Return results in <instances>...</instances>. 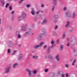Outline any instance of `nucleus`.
I'll use <instances>...</instances> for the list:
<instances>
[{
	"instance_id": "1",
	"label": "nucleus",
	"mask_w": 77,
	"mask_h": 77,
	"mask_svg": "<svg viewBox=\"0 0 77 77\" xmlns=\"http://www.w3.org/2000/svg\"><path fill=\"white\" fill-rule=\"evenodd\" d=\"M26 71L28 72L29 76L30 77H34V75L32 74L31 70L29 69H26Z\"/></svg>"
},
{
	"instance_id": "2",
	"label": "nucleus",
	"mask_w": 77,
	"mask_h": 77,
	"mask_svg": "<svg viewBox=\"0 0 77 77\" xmlns=\"http://www.w3.org/2000/svg\"><path fill=\"white\" fill-rule=\"evenodd\" d=\"M10 71V66L9 65L5 68V73H8Z\"/></svg>"
},
{
	"instance_id": "3",
	"label": "nucleus",
	"mask_w": 77,
	"mask_h": 77,
	"mask_svg": "<svg viewBox=\"0 0 77 77\" xmlns=\"http://www.w3.org/2000/svg\"><path fill=\"white\" fill-rule=\"evenodd\" d=\"M32 32V31H31V29H29V32H26L24 34V35H30L31 34Z\"/></svg>"
},
{
	"instance_id": "4",
	"label": "nucleus",
	"mask_w": 77,
	"mask_h": 77,
	"mask_svg": "<svg viewBox=\"0 0 77 77\" xmlns=\"http://www.w3.org/2000/svg\"><path fill=\"white\" fill-rule=\"evenodd\" d=\"M65 15L66 17L68 18H71L72 17L71 14L69 12L66 13Z\"/></svg>"
},
{
	"instance_id": "5",
	"label": "nucleus",
	"mask_w": 77,
	"mask_h": 77,
	"mask_svg": "<svg viewBox=\"0 0 77 77\" xmlns=\"http://www.w3.org/2000/svg\"><path fill=\"white\" fill-rule=\"evenodd\" d=\"M1 4L2 7H4L5 6V2L4 1V0H1Z\"/></svg>"
},
{
	"instance_id": "6",
	"label": "nucleus",
	"mask_w": 77,
	"mask_h": 77,
	"mask_svg": "<svg viewBox=\"0 0 77 77\" xmlns=\"http://www.w3.org/2000/svg\"><path fill=\"white\" fill-rule=\"evenodd\" d=\"M69 23H70L69 21H67L66 22V25L65 26L66 28H68L69 26Z\"/></svg>"
},
{
	"instance_id": "7",
	"label": "nucleus",
	"mask_w": 77,
	"mask_h": 77,
	"mask_svg": "<svg viewBox=\"0 0 77 77\" xmlns=\"http://www.w3.org/2000/svg\"><path fill=\"white\" fill-rule=\"evenodd\" d=\"M21 28L22 30L23 31H25L26 30V28L24 26H22L21 27Z\"/></svg>"
},
{
	"instance_id": "8",
	"label": "nucleus",
	"mask_w": 77,
	"mask_h": 77,
	"mask_svg": "<svg viewBox=\"0 0 77 77\" xmlns=\"http://www.w3.org/2000/svg\"><path fill=\"white\" fill-rule=\"evenodd\" d=\"M47 22H48L47 20H45L43 21V22L42 23V24H44L45 23H46Z\"/></svg>"
},
{
	"instance_id": "9",
	"label": "nucleus",
	"mask_w": 77,
	"mask_h": 77,
	"mask_svg": "<svg viewBox=\"0 0 77 77\" xmlns=\"http://www.w3.org/2000/svg\"><path fill=\"white\" fill-rule=\"evenodd\" d=\"M38 56H34L32 57V58L33 59H38Z\"/></svg>"
},
{
	"instance_id": "10",
	"label": "nucleus",
	"mask_w": 77,
	"mask_h": 77,
	"mask_svg": "<svg viewBox=\"0 0 77 77\" xmlns=\"http://www.w3.org/2000/svg\"><path fill=\"white\" fill-rule=\"evenodd\" d=\"M48 58L50 59H52L53 60H54V59L53 58V57L51 54H50L48 56Z\"/></svg>"
},
{
	"instance_id": "11",
	"label": "nucleus",
	"mask_w": 77,
	"mask_h": 77,
	"mask_svg": "<svg viewBox=\"0 0 77 77\" xmlns=\"http://www.w3.org/2000/svg\"><path fill=\"white\" fill-rule=\"evenodd\" d=\"M18 63H15L13 65V68H16V67L18 66Z\"/></svg>"
},
{
	"instance_id": "12",
	"label": "nucleus",
	"mask_w": 77,
	"mask_h": 77,
	"mask_svg": "<svg viewBox=\"0 0 77 77\" xmlns=\"http://www.w3.org/2000/svg\"><path fill=\"white\" fill-rule=\"evenodd\" d=\"M44 42H41L39 45L40 47H41V46H42L43 45V44H44Z\"/></svg>"
},
{
	"instance_id": "13",
	"label": "nucleus",
	"mask_w": 77,
	"mask_h": 77,
	"mask_svg": "<svg viewBox=\"0 0 77 77\" xmlns=\"http://www.w3.org/2000/svg\"><path fill=\"white\" fill-rule=\"evenodd\" d=\"M22 54H20L19 55V60H21V59H22Z\"/></svg>"
},
{
	"instance_id": "14",
	"label": "nucleus",
	"mask_w": 77,
	"mask_h": 77,
	"mask_svg": "<svg viewBox=\"0 0 77 77\" xmlns=\"http://www.w3.org/2000/svg\"><path fill=\"white\" fill-rule=\"evenodd\" d=\"M56 58L58 61L60 60V59L59 58V55H57L56 57Z\"/></svg>"
},
{
	"instance_id": "15",
	"label": "nucleus",
	"mask_w": 77,
	"mask_h": 77,
	"mask_svg": "<svg viewBox=\"0 0 77 77\" xmlns=\"http://www.w3.org/2000/svg\"><path fill=\"white\" fill-rule=\"evenodd\" d=\"M23 19V18L22 17H19L18 18V20L20 21H21Z\"/></svg>"
},
{
	"instance_id": "16",
	"label": "nucleus",
	"mask_w": 77,
	"mask_h": 77,
	"mask_svg": "<svg viewBox=\"0 0 77 77\" xmlns=\"http://www.w3.org/2000/svg\"><path fill=\"white\" fill-rule=\"evenodd\" d=\"M63 73V72L62 71H59L58 72V73L60 75H61L62 74V73Z\"/></svg>"
},
{
	"instance_id": "17",
	"label": "nucleus",
	"mask_w": 77,
	"mask_h": 77,
	"mask_svg": "<svg viewBox=\"0 0 77 77\" xmlns=\"http://www.w3.org/2000/svg\"><path fill=\"white\" fill-rule=\"evenodd\" d=\"M38 47H40L39 45H36L34 47V49L38 48Z\"/></svg>"
},
{
	"instance_id": "18",
	"label": "nucleus",
	"mask_w": 77,
	"mask_h": 77,
	"mask_svg": "<svg viewBox=\"0 0 77 77\" xmlns=\"http://www.w3.org/2000/svg\"><path fill=\"white\" fill-rule=\"evenodd\" d=\"M9 6V3H7L5 5L6 8H8Z\"/></svg>"
},
{
	"instance_id": "19",
	"label": "nucleus",
	"mask_w": 77,
	"mask_h": 77,
	"mask_svg": "<svg viewBox=\"0 0 77 77\" xmlns=\"http://www.w3.org/2000/svg\"><path fill=\"white\" fill-rule=\"evenodd\" d=\"M57 1H54L53 4L54 6H56L57 5Z\"/></svg>"
},
{
	"instance_id": "20",
	"label": "nucleus",
	"mask_w": 77,
	"mask_h": 77,
	"mask_svg": "<svg viewBox=\"0 0 77 77\" xmlns=\"http://www.w3.org/2000/svg\"><path fill=\"white\" fill-rule=\"evenodd\" d=\"M41 36H39L37 38L39 40H40L41 39Z\"/></svg>"
},
{
	"instance_id": "21",
	"label": "nucleus",
	"mask_w": 77,
	"mask_h": 77,
	"mask_svg": "<svg viewBox=\"0 0 77 77\" xmlns=\"http://www.w3.org/2000/svg\"><path fill=\"white\" fill-rule=\"evenodd\" d=\"M22 15L24 17H25L26 15V13H23L22 14Z\"/></svg>"
},
{
	"instance_id": "22",
	"label": "nucleus",
	"mask_w": 77,
	"mask_h": 77,
	"mask_svg": "<svg viewBox=\"0 0 77 77\" xmlns=\"http://www.w3.org/2000/svg\"><path fill=\"white\" fill-rule=\"evenodd\" d=\"M63 45H61L60 47V50H62L63 49Z\"/></svg>"
},
{
	"instance_id": "23",
	"label": "nucleus",
	"mask_w": 77,
	"mask_h": 77,
	"mask_svg": "<svg viewBox=\"0 0 77 77\" xmlns=\"http://www.w3.org/2000/svg\"><path fill=\"white\" fill-rule=\"evenodd\" d=\"M31 13L33 15H34L35 14V12L34 11H32Z\"/></svg>"
},
{
	"instance_id": "24",
	"label": "nucleus",
	"mask_w": 77,
	"mask_h": 77,
	"mask_svg": "<svg viewBox=\"0 0 77 77\" xmlns=\"http://www.w3.org/2000/svg\"><path fill=\"white\" fill-rule=\"evenodd\" d=\"M10 47H12V46H13V43L11 42H10Z\"/></svg>"
},
{
	"instance_id": "25",
	"label": "nucleus",
	"mask_w": 77,
	"mask_h": 77,
	"mask_svg": "<svg viewBox=\"0 0 77 77\" xmlns=\"http://www.w3.org/2000/svg\"><path fill=\"white\" fill-rule=\"evenodd\" d=\"M76 60H75L74 62H73V63H72V66H74L75 65V62H76Z\"/></svg>"
},
{
	"instance_id": "26",
	"label": "nucleus",
	"mask_w": 77,
	"mask_h": 77,
	"mask_svg": "<svg viewBox=\"0 0 77 77\" xmlns=\"http://www.w3.org/2000/svg\"><path fill=\"white\" fill-rule=\"evenodd\" d=\"M54 17L56 19H57L58 17V16L57 15H56Z\"/></svg>"
},
{
	"instance_id": "27",
	"label": "nucleus",
	"mask_w": 77,
	"mask_h": 77,
	"mask_svg": "<svg viewBox=\"0 0 77 77\" xmlns=\"http://www.w3.org/2000/svg\"><path fill=\"white\" fill-rule=\"evenodd\" d=\"M53 34H54V36H56L57 35V33H56V32H54L53 33Z\"/></svg>"
},
{
	"instance_id": "28",
	"label": "nucleus",
	"mask_w": 77,
	"mask_h": 77,
	"mask_svg": "<svg viewBox=\"0 0 77 77\" xmlns=\"http://www.w3.org/2000/svg\"><path fill=\"white\" fill-rule=\"evenodd\" d=\"M55 8V7L54 6H53V7L52 9V11H54V9Z\"/></svg>"
},
{
	"instance_id": "29",
	"label": "nucleus",
	"mask_w": 77,
	"mask_h": 77,
	"mask_svg": "<svg viewBox=\"0 0 77 77\" xmlns=\"http://www.w3.org/2000/svg\"><path fill=\"white\" fill-rule=\"evenodd\" d=\"M21 37V35H18L17 36V38H20Z\"/></svg>"
},
{
	"instance_id": "30",
	"label": "nucleus",
	"mask_w": 77,
	"mask_h": 77,
	"mask_svg": "<svg viewBox=\"0 0 77 77\" xmlns=\"http://www.w3.org/2000/svg\"><path fill=\"white\" fill-rule=\"evenodd\" d=\"M37 72V71L36 70H35L33 71V73L34 74H35Z\"/></svg>"
},
{
	"instance_id": "31",
	"label": "nucleus",
	"mask_w": 77,
	"mask_h": 77,
	"mask_svg": "<svg viewBox=\"0 0 77 77\" xmlns=\"http://www.w3.org/2000/svg\"><path fill=\"white\" fill-rule=\"evenodd\" d=\"M66 36V33H64L63 35V39H64V37L65 36Z\"/></svg>"
},
{
	"instance_id": "32",
	"label": "nucleus",
	"mask_w": 77,
	"mask_h": 77,
	"mask_svg": "<svg viewBox=\"0 0 77 77\" xmlns=\"http://www.w3.org/2000/svg\"><path fill=\"white\" fill-rule=\"evenodd\" d=\"M17 53V51H14L13 52V53L12 54V55H14L15 54V53Z\"/></svg>"
},
{
	"instance_id": "33",
	"label": "nucleus",
	"mask_w": 77,
	"mask_h": 77,
	"mask_svg": "<svg viewBox=\"0 0 77 77\" xmlns=\"http://www.w3.org/2000/svg\"><path fill=\"white\" fill-rule=\"evenodd\" d=\"M30 7V4H28L27 5H26V7L27 8H29Z\"/></svg>"
},
{
	"instance_id": "34",
	"label": "nucleus",
	"mask_w": 77,
	"mask_h": 77,
	"mask_svg": "<svg viewBox=\"0 0 77 77\" xmlns=\"http://www.w3.org/2000/svg\"><path fill=\"white\" fill-rule=\"evenodd\" d=\"M42 32H45V31H46V30H45V29L43 28V29H42Z\"/></svg>"
},
{
	"instance_id": "35",
	"label": "nucleus",
	"mask_w": 77,
	"mask_h": 77,
	"mask_svg": "<svg viewBox=\"0 0 77 77\" xmlns=\"http://www.w3.org/2000/svg\"><path fill=\"white\" fill-rule=\"evenodd\" d=\"M61 75V77H65V74H62Z\"/></svg>"
},
{
	"instance_id": "36",
	"label": "nucleus",
	"mask_w": 77,
	"mask_h": 77,
	"mask_svg": "<svg viewBox=\"0 0 77 77\" xmlns=\"http://www.w3.org/2000/svg\"><path fill=\"white\" fill-rule=\"evenodd\" d=\"M75 16V13H73L72 14V17H74Z\"/></svg>"
},
{
	"instance_id": "37",
	"label": "nucleus",
	"mask_w": 77,
	"mask_h": 77,
	"mask_svg": "<svg viewBox=\"0 0 77 77\" xmlns=\"http://www.w3.org/2000/svg\"><path fill=\"white\" fill-rule=\"evenodd\" d=\"M48 34V33L46 32H45L44 33V35H46Z\"/></svg>"
},
{
	"instance_id": "38",
	"label": "nucleus",
	"mask_w": 77,
	"mask_h": 77,
	"mask_svg": "<svg viewBox=\"0 0 77 77\" xmlns=\"http://www.w3.org/2000/svg\"><path fill=\"white\" fill-rule=\"evenodd\" d=\"M16 34L17 35H18L19 33H20V32L19 31H17V32H16Z\"/></svg>"
},
{
	"instance_id": "39",
	"label": "nucleus",
	"mask_w": 77,
	"mask_h": 77,
	"mask_svg": "<svg viewBox=\"0 0 77 77\" xmlns=\"http://www.w3.org/2000/svg\"><path fill=\"white\" fill-rule=\"evenodd\" d=\"M57 25H56V26H55V28H54V29H55V30H56V29H57Z\"/></svg>"
},
{
	"instance_id": "40",
	"label": "nucleus",
	"mask_w": 77,
	"mask_h": 77,
	"mask_svg": "<svg viewBox=\"0 0 77 77\" xmlns=\"http://www.w3.org/2000/svg\"><path fill=\"white\" fill-rule=\"evenodd\" d=\"M47 46L46 45H45L44 47H43V48L44 49L45 48H47Z\"/></svg>"
},
{
	"instance_id": "41",
	"label": "nucleus",
	"mask_w": 77,
	"mask_h": 77,
	"mask_svg": "<svg viewBox=\"0 0 77 77\" xmlns=\"http://www.w3.org/2000/svg\"><path fill=\"white\" fill-rule=\"evenodd\" d=\"M66 67L67 68H68L69 65L68 64H66Z\"/></svg>"
},
{
	"instance_id": "42",
	"label": "nucleus",
	"mask_w": 77,
	"mask_h": 77,
	"mask_svg": "<svg viewBox=\"0 0 77 77\" xmlns=\"http://www.w3.org/2000/svg\"><path fill=\"white\" fill-rule=\"evenodd\" d=\"M48 71V69H45V72H47Z\"/></svg>"
},
{
	"instance_id": "43",
	"label": "nucleus",
	"mask_w": 77,
	"mask_h": 77,
	"mask_svg": "<svg viewBox=\"0 0 77 77\" xmlns=\"http://www.w3.org/2000/svg\"><path fill=\"white\" fill-rule=\"evenodd\" d=\"M12 10V6H10V10Z\"/></svg>"
},
{
	"instance_id": "44",
	"label": "nucleus",
	"mask_w": 77,
	"mask_h": 77,
	"mask_svg": "<svg viewBox=\"0 0 77 77\" xmlns=\"http://www.w3.org/2000/svg\"><path fill=\"white\" fill-rule=\"evenodd\" d=\"M44 5L43 4H42V5H41V7L42 8H43L44 7Z\"/></svg>"
},
{
	"instance_id": "45",
	"label": "nucleus",
	"mask_w": 77,
	"mask_h": 77,
	"mask_svg": "<svg viewBox=\"0 0 77 77\" xmlns=\"http://www.w3.org/2000/svg\"><path fill=\"white\" fill-rule=\"evenodd\" d=\"M2 24V19L0 18V24Z\"/></svg>"
},
{
	"instance_id": "46",
	"label": "nucleus",
	"mask_w": 77,
	"mask_h": 77,
	"mask_svg": "<svg viewBox=\"0 0 77 77\" xmlns=\"http://www.w3.org/2000/svg\"><path fill=\"white\" fill-rule=\"evenodd\" d=\"M8 53H10V49H8Z\"/></svg>"
},
{
	"instance_id": "47",
	"label": "nucleus",
	"mask_w": 77,
	"mask_h": 77,
	"mask_svg": "<svg viewBox=\"0 0 77 77\" xmlns=\"http://www.w3.org/2000/svg\"><path fill=\"white\" fill-rule=\"evenodd\" d=\"M54 42L53 41H52L51 42V44H54Z\"/></svg>"
},
{
	"instance_id": "48",
	"label": "nucleus",
	"mask_w": 77,
	"mask_h": 77,
	"mask_svg": "<svg viewBox=\"0 0 77 77\" xmlns=\"http://www.w3.org/2000/svg\"><path fill=\"white\" fill-rule=\"evenodd\" d=\"M54 23H57V21L56 20H55L54 21Z\"/></svg>"
},
{
	"instance_id": "49",
	"label": "nucleus",
	"mask_w": 77,
	"mask_h": 77,
	"mask_svg": "<svg viewBox=\"0 0 77 77\" xmlns=\"http://www.w3.org/2000/svg\"><path fill=\"white\" fill-rule=\"evenodd\" d=\"M66 9V7H64V9H63V10L64 11H65Z\"/></svg>"
},
{
	"instance_id": "50",
	"label": "nucleus",
	"mask_w": 77,
	"mask_h": 77,
	"mask_svg": "<svg viewBox=\"0 0 77 77\" xmlns=\"http://www.w3.org/2000/svg\"><path fill=\"white\" fill-rule=\"evenodd\" d=\"M14 11H13L12 13H11V14H14Z\"/></svg>"
},
{
	"instance_id": "51",
	"label": "nucleus",
	"mask_w": 77,
	"mask_h": 77,
	"mask_svg": "<svg viewBox=\"0 0 77 77\" xmlns=\"http://www.w3.org/2000/svg\"><path fill=\"white\" fill-rule=\"evenodd\" d=\"M3 28H1V31L3 32Z\"/></svg>"
},
{
	"instance_id": "52",
	"label": "nucleus",
	"mask_w": 77,
	"mask_h": 77,
	"mask_svg": "<svg viewBox=\"0 0 77 77\" xmlns=\"http://www.w3.org/2000/svg\"><path fill=\"white\" fill-rule=\"evenodd\" d=\"M67 45L68 46H69L70 45H69V43H68Z\"/></svg>"
},
{
	"instance_id": "53",
	"label": "nucleus",
	"mask_w": 77,
	"mask_h": 77,
	"mask_svg": "<svg viewBox=\"0 0 77 77\" xmlns=\"http://www.w3.org/2000/svg\"><path fill=\"white\" fill-rule=\"evenodd\" d=\"M34 20L35 21H36L37 20V18H35L34 19Z\"/></svg>"
},
{
	"instance_id": "54",
	"label": "nucleus",
	"mask_w": 77,
	"mask_h": 77,
	"mask_svg": "<svg viewBox=\"0 0 77 77\" xmlns=\"http://www.w3.org/2000/svg\"><path fill=\"white\" fill-rule=\"evenodd\" d=\"M22 1H20V2H19V3L21 4V3H22Z\"/></svg>"
},
{
	"instance_id": "55",
	"label": "nucleus",
	"mask_w": 77,
	"mask_h": 77,
	"mask_svg": "<svg viewBox=\"0 0 77 77\" xmlns=\"http://www.w3.org/2000/svg\"><path fill=\"white\" fill-rule=\"evenodd\" d=\"M68 74L67 73L66 74V77H68Z\"/></svg>"
},
{
	"instance_id": "56",
	"label": "nucleus",
	"mask_w": 77,
	"mask_h": 77,
	"mask_svg": "<svg viewBox=\"0 0 77 77\" xmlns=\"http://www.w3.org/2000/svg\"><path fill=\"white\" fill-rule=\"evenodd\" d=\"M59 41H58V40H57V43L58 44L59 42Z\"/></svg>"
},
{
	"instance_id": "57",
	"label": "nucleus",
	"mask_w": 77,
	"mask_h": 77,
	"mask_svg": "<svg viewBox=\"0 0 77 77\" xmlns=\"http://www.w3.org/2000/svg\"><path fill=\"white\" fill-rule=\"evenodd\" d=\"M39 11H38L37 12V13H36V14H38V13H39Z\"/></svg>"
},
{
	"instance_id": "58",
	"label": "nucleus",
	"mask_w": 77,
	"mask_h": 77,
	"mask_svg": "<svg viewBox=\"0 0 77 77\" xmlns=\"http://www.w3.org/2000/svg\"><path fill=\"white\" fill-rule=\"evenodd\" d=\"M12 29V26H10V29Z\"/></svg>"
},
{
	"instance_id": "59",
	"label": "nucleus",
	"mask_w": 77,
	"mask_h": 77,
	"mask_svg": "<svg viewBox=\"0 0 77 77\" xmlns=\"http://www.w3.org/2000/svg\"><path fill=\"white\" fill-rule=\"evenodd\" d=\"M45 59H47V56H45Z\"/></svg>"
},
{
	"instance_id": "60",
	"label": "nucleus",
	"mask_w": 77,
	"mask_h": 77,
	"mask_svg": "<svg viewBox=\"0 0 77 77\" xmlns=\"http://www.w3.org/2000/svg\"><path fill=\"white\" fill-rule=\"evenodd\" d=\"M21 46V45H19V47H20V46Z\"/></svg>"
},
{
	"instance_id": "61",
	"label": "nucleus",
	"mask_w": 77,
	"mask_h": 77,
	"mask_svg": "<svg viewBox=\"0 0 77 77\" xmlns=\"http://www.w3.org/2000/svg\"><path fill=\"white\" fill-rule=\"evenodd\" d=\"M24 0H20L21 1V2H23Z\"/></svg>"
},
{
	"instance_id": "62",
	"label": "nucleus",
	"mask_w": 77,
	"mask_h": 77,
	"mask_svg": "<svg viewBox=\"0 0 77 77\" xmlns=\"http://www.w3.org/2000/svg\"><path fill=\"white\" fill-rule=\"evenodd\" d=\"M32 11H34V9H33V8H32Z\"/></svg>"
},
{
	"instance_id": "63",
	"label": "nucleus",
	"mask_w": 77,
	"mask_h": 77,
	"mask_svg": "<svg viewBox=\"0 0 77 77\" xmlns=\"http://www.w3.org/2000/svg\"><path fill=\"white\" fill-rule=\"evenodd\" d=\"M69 39L68 38V41H69Z\"/></svg>"
},
{
	"instance_id": "64",
	"label": "nucleus",
	"mask_w": 77,
	"mask_h": 77,
	"mask_svg": "<svg viewBox=\"0 0 77 77\" xmlns=\"http://www.w3.org/2000/svg\"><path fill=\"white\" fill-rule=\"evenodd\" d=\"M41 12H42V13H43V11H41Z\"/></svg>"
}]
</instances>
